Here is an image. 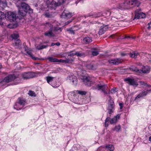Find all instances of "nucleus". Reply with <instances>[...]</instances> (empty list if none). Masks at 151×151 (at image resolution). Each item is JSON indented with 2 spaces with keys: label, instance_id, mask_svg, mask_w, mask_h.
<instances>
[{
  "label": "nucleus",
  "instance_id": "1",
  "mask_svg": "<svg viewBox=\"0 0 151 151\" xmlns=\"http://www.w3.org/2000/svg\"><path fill=\"white\" fill-rule=\"evenodd\" d=\"M16 78L14 74L10 75L4 78L2 80H0V85L2 86L4 85V83H8L14 80Z\"/></svg>",
  "mask_w": 151,
  "mask_h": 151
},
{
  "label": "nucleus",
  "instance_id": "2",
  "mask_svg": "<svg viewBox=\"0 0 151 151\" xmlns=\"http://www.w3.org/2000/svg\"><path fill=\"white\" fill-rule=\"evenodd\" d=\"M141 11V9H139L135 11V15L134 18L133 20L140 18H145L146 15L145 14L140 12Z\"/></svg>",
  "mask_w": 151,
  "mask_h": 151
},
{
  "label": "nucleus",
  "instance_id": "3",
  "mask_svg": "<svg viewBox=\"0 0 151 151\" xmlns=\"http://www.w3.org/2000/svg\"><path fill=\"white\" fill-rule=\"evenodd\" d=\"M20 8L27 12H28L29 14H31L33 12L32 9L30 8V6L28 4L25 3H22Z\"/></svg>",
  "mask_w": 151,
  "mask_h": 151
},
{
  "label": "nucleus",
  "instance_id": "4",
  "mask_svg": "<svg viewBox=\"0 0 151 151\" xmlns=\"http://www.w3.org/2000/svg\"><path fill=\"white\" fill-rule=\"evenodd\" d=\"M7 18L11 22H14L16 19V15L15 13L10 11L6 13Z\"/></svg>",
  "mask_w": 151,
  "mask_h": 151
},
{
  "label": "nucleus",
  "instance_id": "5",
  "mask_svg": "<svg viewBox=\"0 0 151 151\" xmlns=\"http://www.w3.org/2000/svg\"><path fill=\"white\" fill-rule=\"evenodd\" d=\"M108 107L107 109L108 110V113L109 114H111L114 111V104L113 100L110 99L108 103Z\"/></svg>",
  "mask_w": 151,
  "mask_h": 151
},
{
  "label": "nucleus",
  "instance_id": "6",
  "mask_svg": "<svg viewBox=\"0 0 151 151\" xmlns=\"http://www.w3.org/2000/svg\"><path fill=\"white\" fill-rule=\"evenodd\" d=\"M46 26H48L50 27V30L46 32L45 33V35L46 36L48 37H49L54 36V35L52 32V25L48 23H46Z\"/></svg>",
  "mask_w": 151,
  "mask_h": 151
},
{
  "label": "nucleus",
  "instance_id": "7",
  "mask_svg": "<svg viewBox=\"0 0 151 151\" xmlns=\"http://www.w3.org/2000/svg\"><path fill=\"white\" fill-rule=\"evenodd\" d=\"M46 2L47 5L46 6L48 8H53L54 6H58V3L53 1V0H44Z\"/></svg>",
  "mask_w": 151,
  "mask_h": 151
},
{
  "label": "nucleus",
  "instance_id": "8",
  "mask_svg": "<svg viewBox=\"0 0 151 151\" xmlns=\"http://www.w3.org/2000/svg\"><path fill=\"white\" fill-rule=\"evenodd\" d=\"M130 3L131 1L130 0H127L123 4H124V7L121 8L119 7L118 8L120 9V10H123L125 9H128L132 7V6H131V5Z\"/></svg>",
  "mask_w": 151,
  "mask_h": 151
},
{
  "label": "nucleus",
  "instance_id": "9",
  "mask_svg": "<svg viewBox=\"0 0 151 151\" xmlns=\"http://www.w3.org/2000/svg\"><path fill=\"white\" fill-rule=\"evenodd\" d=\"M22 76L24 79H29L34 77L33 73L30 72L24 73L22 74Z\"/></svg>",
  "mask_w": 151,
  "mask_h": 151
},
{
  "label": "nucleus",
  "instance_id": "10",
  "mask_svg": "<svg viewBox=\"0 0 151 151\" xmlns=\"http://www.w3.org/2000/svg\"><path fill=\"white\" fill-rule=\"evenodd\" d=\"M108 26L107 25L101 26L99 31V35H102L108 29Z\"/></svg>",
  "mask_w": 151,
  "mask_h": 151
},
{
  "label": "nucleus",
  "instance_id": "11",
  "mask_svg": "<svg viewBox=\"0 0 151 151\" xmlns=\"http://www.w3.org/2000/svg\"><path fill=\"white\" fill-rule=\"evenodd\" d=\"M68 78L70 80V82H72L75 85L77 84V79L76 76L72 75H70L68 76Z\"/></svg>",
  "mask_w": 151,
  "mask_h": 151
},
{
  "label": "nucleus",
  "instance_id": "12",
  "mask_svg": "<svg viewBox=\"0 0 151 151\" xmlns=\"http://www.w3.org/2000/svg\"><path fill=\"white\" fill-rule=\"evenodd\" d=\"M108 88L107 85H101L100 84L96 86V89H97L98 90H101L102 91H104L105 90H107Z\"/></svg>",
  "mask_w": 151,
  "mask_h": 151
},
{
  "label": "nucleus",
  "instance_id": "13",
  "mask_svg": "<svg viewBox=\"0 0 151 151\" xmlns=\"http://www.w3.org/2000/svg\"><path fill=\"white\" fill-rule=\"evenodd\" d=\"M125 81H127V83L131 85L136 86L138 85L137 82L133 79L126 78L125 79Z\"/></svg>",
  "mask_w": 151,
  "mask_h": 151
},
{
  "label": "nucleus",
  "instance_id": "14",
  "mask_svg": "<svg viewBox=\"0 0 151 151\" xmlns=\"http://www.w3.org/2000/svg\"><path fill=\"white\" fill-rule=\"evenodd\" d=\"M110 64L113 65H118L121 63L122 60L120 58H116L114 60H109Z\"/></svg>",
  "mask_w": 151,
  "mask_h": 151
},
{
  "label": "nucleus",
  "instance_id": "15",
  "mask_svg": "<svg viewBox=\"0 0 151 151\" xmlns=\"http://www.w3.org/2000/svg\"><path fill=\"white\" fill-rule=\"evenodd\" d=\"M141 71L140 72V73H147L149 72L150 70V68L149 67L147 66H143L141 69H140Z\"/></svg>",
  "mask_w": 151,
  "mask_h": 151
},
{
  "label": "nucleus",
  "instance_id": "16",
  "mask_svg": "<svg viewBox=\"0 0 151 151\" xmlns=\"http://www.w3.org/2000/svg\"><path fill=\"white\" fill-rule=\"evenodd\" d=\"M91 78L89 76H86V86H90L93 84Z\"/></svg>",
  "mask_w": 151,
  "mask_h": 151
},
{
  "label": "nucleus",
  "instance_id": "17",
  "mask_svg": "<svg viewBox=\"0 0 151 151\" xmlns=\"http://www.w3.org/2000/svg\"><path fill=\"white\" fill-rule=\"evenodd\" d=\"M48 46V45H42V43H40V44L35 45L36 48L38 50H41L42 49L45 48Z\"/></svg>",
  "mask_w": 151,
  "mask_h": 151
},
{
  "label": "nucleus",
  "instance_id": "18",
  "mask_svg": "<svg viewBox=\"0 0 151 151\" xmlns=\"http://www.w3.org/2000/svg\"><path fill=\"white\" fill-rule=\"evenodd\" d=\"M119 118L120 116L119 114L114 116V118L110 119V124H113L116 123L117 122L118 119H119Z\"/></svg>",
  "mask_w": 151,
  "mask_h": 151
},
{
  "label": "nucleus",
  "instance_id": "19",
  "mask_svg": "<svg viewBox=\"0 0 151 151\" xmlns=\"http://www.w3.org/2000/svg\"><path fill=\"white\" fill-rule=\"evenodd\" d=\"M129 69L132 71H134L139 74L140 73V72L141 71L140 69L137 68V67L132 66L129 68Z\"/></svg>",
  "mask_w": 151,
  "mask_h": 151
},
{
  "label": "nucleus",
  "instance_id": "20",
  "mask_svg": "<svg viewBox=\"0 0 151 151\" xmlns=\"http://www.w3.org/2000/svg\"><path fill=\"white\" fill-rule=\"evenodd\" d=\"M27 13V12L26 11H24V10H23L20 8L19 9L18 11V14L19 15L24 17L26 15Z\"/></svg>",
  "mask_w": 151,
  "mask_h": 151
},
{
  "label": "nucleus",
  "instance_id": "21",
  "mask_svg": "<svg viewBox=\"0 0 151 151\" xmlns=\"http://www.w3.org/2000/svg\"><path fill=\"white\" fill-rule=\"evenodd\" d=\"M84 71L82 70L80 72V75L79 76L80 79H81L82 81L83 82H84L85 81V74H84Z\"/></svg>",
  "mask_w": 151,
  "mask_h": 151
},
{
  "label": "nucleus",
  "instance_id": "22",
  "mask_svg": "<svg viewBox=\"0 0 151 151\" xmlns=\"http://www.w3.org/2000/svg\"><path fill=\"white\" fill-rule=\"evenodd\" d=\"M139 53L137 52H132L130 54V56L131 58H136L137 56L139 55Z\"/></svg>",
  "mask_w": 151,
  "mask_h": 151
},
{
  "label": "nucleus",
  "instance_id": "23",
  "mask_svg": "<svg viewBox=\"0 0 151 151\" xmlns=\"http://www.w3.org/2000/svg\"><path fill=\"white\" fill-rule=\"evenodd\" d=\"M44 14L46 17L47 18L52 17V15L50 13L48 10L45 11L44 13Z\"/></svg>",
  "mask_w": 151,
  "mask_h": 151
},
{
  "label": "nucleus",
  "instance_id": "24",
  "mask_svg": "<svg viewBox=\"0 0 151 151\" xmlns=\"http://www.w3.org/2000/svg\"><path fill=\"white\" fill-rule=\"evenodd\" d=\"M47 59L51 62H55L58 61V59L54 58L52 57H49Z\"/></svg>",
  "mask_w": 151,
  "mask_h": 151
},
{
  "label": "nucleus",
  "instance_id": "25",
  "mask_svg": "<svg viewBox=\"0 0 151 151\" xmlns=\"http://www.w3.org/2000/svg\"><path fill=\"white\" fill-rule=\"evenodd\" d=\"M93 50L91 51L92 55L93 56H96L99 54V51L97 49L94 48L93 49Z\"/></svg>",
  "mask_w": 151,
  "mask_h": 151
},
{
  "label": "nucleus",
  "instance_id": "26",
  "mask_svg": "<svg viewBox=\"0 0 151 151\" xmlns=\"http://www.w3.org/2000/svg\"><path fill=\"white\" fill-rule=\"evenodd\" d=\"M140 84V85L142 86H146V87L148 86L149 87H151V86L150 85H148L146 83L143 81H140L139 82Z\"/></svg>",
  "mask_w": 151,
  "mask_h": 151
},
{
  "label": "nucleus",
  "instance_id": "27",
  "mask_svg": "<svg viewBox=\"0 0 151 151\" xmlns=\"http://www.w3.org/2000/svg\"><path fill=\"white\" fill-rule=\"evenodd\" d=\"M73 55H76L77 56L81 57V56H82L83 55H84V54H82V53H80V52H76L75 53V54H73V53L72 54L70 53L69 55H68V56H73Z\"/></svg>",
  "mask_w": 151,
  "mask_h": 151
},
{
  "label": "nucleus",
  "instance_id": "28",
  "mask_svg": "<svg viewBox=\"0 0 151 151\" xmlns=\"http://www.w3.org/2000/svg\"><path fill=\"white\" fill-rule=\"evenodd\" d=\"M19 35L17 33H14L11 35L12 38L14 40L18 39L19 37Z\"/></svg>",
  "mask_w": 151,
  "mask_h": 151
},
{
  "label": "nucleus",
  "instance_id": "29",
  "mask_svg": "<svg viewBox=\"0 0 151 151\" xmlns=\"http://www.w3.org/2000/svg\"><path fill=\"white\" fill-rule=\"evenodd\" d=\"M92 41V38L90 37H86V44H89Z\"/></svg>",
  "mask_w": 151,
  "mask_h": 151
},
{
  "label": "nucleus",
  "instance_id": "30",
  "mask_svg": "<svg viewBox=\"0 0 151 151\" xmlns=\"http://www.w3.org/2000/svg\"><path fill=\"white\" fill-rule=\"evenodd\" d=\"M73 61V60L72 59H66L65 60H63V63H72Z\"/></svg>",
  "mask_w": 151,
  "mask_h": 151
},
{
  "label": "nucleus",
  "instance_id": "31",
  "mask_svg": "<svg viewBox=\"0 0 151 151\" xmlns=\"http://www.w3.org/2000/svg\"><path fill=\"white\" fill-rule=\"evenodd\" d=\"M46 78L47 82L48 83H50V82L52 81L54 77L50 76H47L46 77Z\"/></svg>",
  "mask_w": 151,
  "mask_h": 151
},
{
  "label": "nucleus",
  "instance_id": "32",
  "mask_svg": "<svg viewBox=\"0 0 151 151\" xmlns=\"http://www.w3.org/2000/svg\"><path fill=\"white\" fill-rule=\"evenodd\" d=\"M6 17V13L5 14L4 12L0 11V19H2Z\"/></svg>",
  "mask_w": 151,
  "mask_h": 151
},
{
  "label": "nucleus",
  "instance_id": "33",
  "mask_svg": "<svg viewBox=\"0 0 151 151\" xmlns=\"http://www.w3.org/2000/svg\"><path fill=\"white\" fill-rule=\"evenodd\" d=\"M106 148L111 151H113L114 149V147L113 145H109L106 146Z\"/></svg>",
  "mask_w": 151,
  "mask_h": 151
},
{
  "label": "nucleus",
  "instance_id": "34",
  "mask_svg": "<svg viewBox=\"0 0 151 151\" xmlns=\"http://www.w3.org/2000/svg\"><path fill=\"white\" fill-rule=\"evenodd\" d=\"M66 30L70 34L74 35L75 34L74 31L73 29L72 28L67 29Z\"/></svg>",
  "mask_w": 151,
  "mask_h": 151
},
{
  "label": "nucleus",
  "instance_id": "35",
  "mask_svg": "<svg viewBox=\"0 0 151 151\" xmlns=\"http://www.w3.org/2000/svg\"><path fill=\"white\" fill-rule=\"evenodd\" d=\"M18 100H19L18 103L20 105H24V104L25 103V100H24L20 98H18Z\"/></svg>",
  "mask_w": 151,
  "mask_h": 151
},
{
  "label": "nucleus",
  "instance_id": "36",
  "mask_svg": "<svg viewBox=\"0 0 151 151\" xmlns=\"http://www.w3.org/2000/svg\"><path fill=\"white\" fill-rule=\"evenodd\" d=\"M1 5L3 6H6V0H0V5Z\"/></svg>",
  "mask_w": 151,
  "mask_h": 151
},
{
  "label": "nucleus",
  "instance_id": "37",
  "mask_svg": "<svg viewBox=\"0 0 151 151\" xmlns=\"http://www.w3.org/2000/svg\"><path fill=\"white\" fill-rule=\"evenodd\" d=\"M27 53L28 55L31 57L34 60H36V58L33 56V55L32 54L31 52L29 51H27Z\"/></svg>",
  "mask_w": 151,
  "mask_h": 151
},
{
  "label": "nucleus",
  "instance_id": "38",
  "mask_svg": "<svg viewBox=\"0 0 151 151\" xmlns=\"http://www.w3.org/2000/svg\"><path fill=\"white\" fill-rule=\"evenodd\" d=\"M28 94L30 96H36V95L35 92L32 91H29V93H28Z\"/></svg>",
  "mask_w": 151,
  "mask_h": 151
},
{
  "label": "nucleus",
  "instance_id": "39",
  "mask_svg": "<svg viewBox=\"0 0 151 151\" xmlns=\"http://www.w3.org/2000/svg\"><path fill=\"white\" fill-rule=\"evenodd\" d=\"M63 14L66 17L69 18L72 15V13H63Z\"/></svg>",
  "mask_w": 151,
  "mask_h": 151
},
{
  "label": "nucleus",
  "instance_id": "40",
  "mask_svg": "<svg viewBox=\"0 0 151 151\" xmlns=\"http://www.w3.org/2000/svg\"><path fill=\"white\" fill-rule=\"evenodd\" d=\"M118 91V88H112L111 91H110L108 93L109 94L110 92H111L112 93H115L116 92H117Z\"/></svg>",
  "mask_w": 151,
  "mask_h": 151
},
{
  "label": "nucleus",
  "instance_id": "41",
  "mask_svg": "<svg viewBox=\"0 0 151 151\" xmlns=\"http://www.w3.org/2000/svg\"><path fill=\"white\" fill-rule=\"evenodd\" d=\"M14 42L16 45H20V40L19 39L14 40Z\"/></svg>",
  "mask_w": 151,
  "mask_h": 151
},
{
  "label": "nucleus",
  "instance_id": "42",
  "mask_svg": "<svg viewBox=\"0 0 151 151\" xmlns=\"http://www.w3.org/2000/svg\"><path fill=\"white\" fill-rule=\"evenodd\" d=\"M86 67L89 69L93 70L95 69L94 68V66L91 65H87Z\"/></svg>",
  "mask_w": 151,
  "mask_h": 151
},
{
  "label": "nucleus",
  "instance_id": "43",
  "mask_svg": "<svg viewBox=\"0 0 151 151\" xmlns=\"http://www.w3.org/2000/svg\"><path fill=\"white\" fill-rule=\"evenodd\" d=\"M121 129V126L120 125H118L115 126L114 128V130L117 131H119Z\"/></svg>",
  "mask_w": 151,
  "mask_h": 151
},
{
  "label": "nucleus",
  "instance_id": "44",
  "mask_svg": "<svg viewBox=\"0 0 151 151\" xmlns=\"http://www.w3.org/2000/svg\"><path fill=\"white\" fill-rule=\"evenodd\" d=\"M76 92L79 94L81 95H85V92L84 91H81L77 90L76 91Z\"/></svg>",
  "mask_w": 151,
  "mask_h": 151
},
{
  "label": "nucleus",
  "instance_id": "45",
  "mask_svg": "<svg viewBox=\"0 0 151 151\" xmlns=\"http://www.w3.org/2000/svg\"><path fill=\"white\" fill-rule=\"evenodd\" d=\"M131 5L135 4L137 2V0H130Z\"/></svg>",
  "mask_w": 151,
  "mask_h": 151
},
{
  "label": "nucleus",
  "instance_id": "46",
  "mask_svg": "<svg viewBox=\"0 0 151 151\" xmlns=\"http://www.w3.org/2000/svg\"><path fill=\"white\" fill-rule=\"evenodd\" d=\"M141 93H142L143 96H146L147 94V90H143L142 91Z\"/></svg>",
  "mask_w": 151,
  "mask_h": 151
},
{
  "label": "nucleus",
  "instance_id": "47",
  "mask_svg": "<svg viewBox=\"0 0 151 151\" xmlns=\"http://www.w3.org/2000/svg\"><path fill=\"white\" fill-rule=\"evenodd\" d=\"M142 96H143L142 93H140L136 97L135 99H136L139 98L140 97Z\"/></svg>",
  "mask_w": 151,
  "mask_h": 151
},
{
  "label": "nucleus",
  "instance_id": "48",
  "mask_svg": "<svg viewBox=\"0 0 151 151\" xmlns=\"http://www.w3.org/2000/svg\"><path fill=\"white\" fill-rule=\"evenodd\" d=\"M124 7V4H121L119 5H118L117 7V9H120L118 8L119 7L121 8Z\"/></svg>",
  "mask_w": 151,
  "mask_h": 151
},
{
  "label": "nucleus",
  "instance_id": "49",
  "mask_svg": "<svg viewBox=\"0 0 151 151\" xmlns=\"http://www.w3.org/2000/svg\"><path fill=\"white\" fill-rule=\"evenodd\" d=\"M147 58L149 60V61L151 63V55H149Z\"/></svg>",
  "mask_w": 151,
  "mask_h": 151
},
{
  "label": "nucleus",
  "instance_id": "50",
  "mask_svg": "<svg viewBox=\"0 0 151 151\" xmlns=\"http://www.w3.org/2000/svg\"><path fill=\"white\" fill-rule=\"evenodd\" d=\"M109 122L105 121V125L106 127H108L109 125Z\"/></svg>",
  "mask_w": 151,
  "mask_h": 151
},
{
  "label": "nucleus",
  "instance_id": "51",
  "mask_svg": "<svg viewBox=\"0 0 151 151\" xmlns=\"http://www.w3.org/2000/svg\"><path fill=\"white\" fill-rule=\"evenodd\" d=\"M148 26L147 27V28L148 29H150L151 28V26L150 25H151V22L150 23H148Z\"/></svg>",
  "mask_w": 151,
  "mask_h": 151
},
{
  "label": "nucleus",
  "instance_id": "52",
  "mask_svg": "<svg viewBox=\"0 0 151 151\" xmlns=\"http://www.w3.org/2000/svg\"><path fill=\"white\" fill-rule=\"evenodd\" d=\"M119 105L120 106V109H122V108L123 107V104L121 103H120L119 104Z\"/></svg>",
  "mask_w": 151,
  "mask_h": 151
},
{
  "label": "nucleus",
  "instance_id": "53",
  "mask_svg": "<svg viewBox=\"0 0 151 151\" xmlns=\"http://www.w3.org/2000/svg\"><path fill=\"white\" fill-rule=\"evenodd\" d=\"M55 45H56L58 46H59L60 45V43L59 42H57L55 43Z\"/></svg>",
  "mask_w": 151,
  "mask_h": 151
},
{
  "label": "nucleus",
  "instance_id": "54",
  "mask_svg": "<svg viewBox=\"0 0 151 151\" xmlns=\"http://www.w3.org/2000/svg\"><path fill=\"white\" fill-rule=\"evenodd\" d=\"M86 99L88 100V102L89 101H90L91 99L90 98L89 96L86 98Z\"/></svg>",
  "mask_w": 151,
  "mask_h": 151
},
{
  "label": "nucleus",
  "instance_id": "55",
  "mask_svg": "<svg viewBox=\"0 0 151 151\" xmlns=\"http://www.w3.org/2000/svg\"><path fill=\"white\" fill-rule=\"evenodd\" d=\"M63 60L60 59V60H58V61L57 62H59L63 63Z\"/></svg>",
  "mask_w": 151,
  "mask_h": 151
},
{
  "label": "nucleus",
  "instance_id": "56",
  "mask_svg": "<svg viewBox=\"0 0 151 151\" xmlns=\"http://www.w3.org/2000/svg\"><path fill=\"white\" fill-rule=\"evenodd\" d=\"M109 119L110 118L109 117H108L106 119L105 121L108 122V121L109 120Z\"/></svg>",
  "mask_w": 151,
  "mask_h": 151
},
{
  "label": "nucleus",
  "instance_id": "57",
  "mask_svg": "<svg viewBox=\"0 0 151 151\" xmlns=\"http://www.w3.org/2000/svg\"><path fill=\"white\" fill-rule=\"evenodd\" d=\"M147 90V93H149V92H151V89H150V90Z\"/></svg>",
  "mask_w": 151,
  "mask_h": 151
},
{
  "label": "nucleus",
  "instance_id": "58",
  "mask_svg": "<svg viewBox=\"0 0 151 151\" xmlns=\"http://www.w3.org/2000/svg\"><path fill=\"white\" fill-rule=\"evenodd\" d=\"M121 55L122 56H124L125 55H126V54L124 53H122Z\"/></svg>",
  "mask_w": 151,
  "mask_h": 151
},
{
  "label": "nucleus",
  "instance_id": "59",
  "mask_svg": "<svg viewBox=\"0 0 151 151\" xmlns=\"http://www.w3.org/2000/svg\"><path fill=\"white\" fill-rule=\"evenodd\" d=\"M105 90L104 91H102L103 92H104L105 94H107L108 93L106 91V90Z\"/></svg>",
  "mask_w": 151,
  "mask_h": 151
},
{
  "label": "nucleus",
  "instance_id": "60",
  "mask_svg": "<svg viewBox=\"0 0 151 151\" xmlns=\"http://www.w3.org/2000/svg\"><path fill=\"white\" fill-rule=\"evenodd\" d=\"M54 45H55V43H52L51 45V46H54Z\"/></svg>",
  "mask_w": 151,
  "mask_h": 151
},
{
  "label": "nucleus",
  "instance_id": "61",
  "mask_svg": "<svg viewBox=\"0 0 151 151\" xmlns=\"http://www.w3.org/2000/svg\"><path fill=\"white\" fill-rule=\"evenodd\" d=\"M59 29H58V27H56V28H55L54 30H59Z\"/></svg>",
  "mask_w": 151,
  "mask_h": 151
},
{
  "label": "nucleus",
  "instance_id": "62",
  "mask_svg": "<svg viewBox=\"0 0 151 151\" xmlns=\"http://www.w3.org/2000/svg\"><path fill=\"white\" fill-rule=\"evenodd\" d=\"M45 8H46V7H41V9H45Z\"/></svg>",
  "mask_w": 151,
  "mask_h": 151
},
{
  "label": "nucleus",
  "instance_id": "63",
  "mask_svg": "<svg viewBox=\"0 0 151 151\" xmlns=\"http://www.w3.org/2000/svg\"><path fill=\"white\" fill-rule=\"evenodd\" d=\"M149 140L151 142V136L149 137Z\"/></svg>",
  "mask_w": 151,
  "mask_h": 151
},
{
  "label": "nucleus",
  "instance_id": "64",
  "mask_svg": "<svg viewBox=\"0 0 151 151\" xmlns=\"http://www.w3.org/2000/svg\"><path fill=\"white\" fill-rule=\"evenodd\" d=\"M114 36V35H111L109 37H112L113 36Z\"/></svg>",
  "mask_w": 151,
  "mask_h": 151
}]
</instances>
